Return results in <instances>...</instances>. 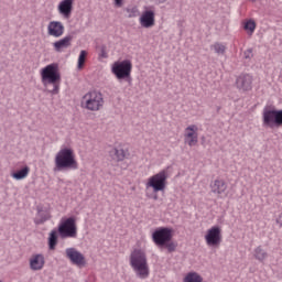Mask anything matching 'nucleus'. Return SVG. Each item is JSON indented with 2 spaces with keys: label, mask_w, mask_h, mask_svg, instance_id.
<instances>
[{
  "label": "nucleus",
  "mask_w": 282,
  "mask_h": 282,
  "mask_svg": "<svg viewBox=\"0 0 282 282\" xmlns=\"http://www.w3.org/2000/svg\"><path fill=\"white\" fill-rule=\"evenodd\" d=\"M54 173H67L68 171H78V161L76 153L72 148H62L54 159Z\"/></svg>",
  "instance_id": "obj_1"
},
{
  "label": "nucleus",
  "mask_w": 282,
  "mask_h": 282,
  "mask_svg": "<svg viewBox=\"0 0 282 282\" xmlns=\"http://www.w3.org/2000/svg\"><path fill=\"white\" fill-rule=\"evenodd\" d=\"M130 268H132L138 279H149L151 270L149 269V261L147 260V253L142 249H134L130 253Z\"/></svg>",
  "instance_id": "obj_2"
},
{
  "label": "nucleus",
  "mask_w": 282,
  "mask_h": 282,
  "mask_svg": "<svg viewBox=\"0 0 282 282\" xmlns=\"http://www.w3.org/2000/svg\"><path fill=\"white\" fill-rule=\"evenodd\" d=\"M41 78L44 87L53 85V89L48 90L50 94L56 96L61 90V72H58V64H48L41 69Z\"/></svg>",
  "instance_id": "obj_3"
},
{
  "label": "nucleus",
  "mask_w": 282,
  "mask_h": 282,
  "mask_svg": "<svg viewBox=\"0 0 282 282\" xmlns=\"http://www.w3.org/2000/svg\"><path fill=\"white\" fill-rule=\"evenodd\" d=\"M262 127L264 129H281L282 127V109L265 106L262 109Z\"/></svg>",
  "instance_id": "obj_4"
},
{
  "label": "nucleus",
  "mask_w": 282,
  "mask_h": 282,
  "mask_svg": "<svg viewBox=\"0 0 282 282\" xmlns=\"http://www.w3.org/2000/svg\"><path fill=\"white\" fill-rule=\"evenodd\" d=\"M133 69V64L131 59L117 61L111 66V74L117 78V80H126L131 85V72Z\"/></svg>",
  "instance_id": "obj_5"
},
{
  "label": "nucleus",
  "mask_w": 282,
  "mask_h": 282,
  "mask_svg": "<svg viewBox=\"0 0 282 282\" xmlns=\"http://www.w3.org/2000/svg\"><path fill=\"white\" fill-rule=\"evenodd\" d=\"M82 105L87 111H100L105 107V97L98 90H90L83 97Z\"/></svg>",
  "instance_id": "obj_6"
},
{
  "label": "nucleus",
  "mask_w": 282,
  "mask_h": 282,
  "mask_svg": "<svg viewBox=\"0 0 282 282\" xmlns=\"http://www.w3.org/2000/svg\"><path fill=\"white\" fill-rule=\"evenodd\" d=\"M166 180H169V167L163 169L159 173L150 176L145 183V188H152L153 193L166 191Z\"/></svg>",
  "instance_id": "obj_7"
},
{
  "label": "nucleus",
  "mask_w": 282,
  "mask_h": 282,
  "mask_svg": "<svg viewBox=\"0 0 282 282\" xmlns=\"http://www.w3.org/2000/svg\"><path fill=\"white\" fill-rule=\"evenodd\" d=\"M57 232L61 239H76L78 229L76 227V218H63L58 225Z\"/></svg>",
  "instance_id": "obj_8"
},
{
  "label": "nucleus",
  "mask_w": 282,
  "mask_h": 282,
  "mask_svg": "<svg viewBox=\"0 0 282 282\" xmlns=\"http://www.w3.org/2000/svg\"><path fill=\"white\" fill-rule=\"evenodd\" d=\"M173 239V229L159 227L152 232V241L158 248H164Z\"/></svg>",
  "instance_id": "obj_9"
},
{
  "label": "nucleus",
  "mask_w": 282,
  "mask_h": 282,
  "mask_svg": "<svg viewBox=\"0 0 282 282\" xmlns=\"http://www.w3.org/2000/svg\"><path fill=\"white\" fill-rule=\"evenodd\" d=\"M139 22L141 28H144L145 30L153 28V25H155V10H152L151 8H145V10L139 18Z\"/></svg>",
  "instance_id": "obj_10"
},
{
  "label": "nucleus",
  "mask_w": 282,
  "mask_h": 282,
  "mask_svg": "<svg viewBox=\"0 0 282 282\" xmlns=\"http://www.w3.org/2000/svg\"><path fill=\"white\" fill-rule=\"evenodd\" d=\"M205 241L207 246H219L221 243V228L219 226H214L208 229Z\"/></svg>",
  "instance_id": "obj_11"
},
{
  "label": "nucleus",
  "mask_w": 282,
  "mask_h": 282,
  "mask_svg": "<svg viewBox=\"0 0 282 282\" xmlns=\"http://www.w3.org/2000/svg\"><path fill=\"white\" fill-rule=\"evenodd\" d=\"M197 131H199V128L196 124H191L185 129V144L195 147L199 142Z\"/></svg>",
  "instance_id": "obj_12"
},
{
  "label": "nucleus",
  "mask_w": 282,
  "mask_h": 282,
  "mask_svg": "<svg viewBox=\"0 0 282 282\" xmlns=\"http://www.w3.org/2000/svg\"><path fill=\"white\" fill-rule=\"evenodd\" d=\"M236 87L239 89V91H250V89H252V75H239L236 79Z\"/></svg>",
  "instance_id": "obj_13"
},
{
  "label": "nucleus",
  "mask_w": 282,
  "mask_h": 282,
  "mask_svg": "<svg viewBox=\"0 0 282 282\" xmlns=\"http://www.w3.org/2000/svg\"><path fill=\"white\" fill-rule=\"evenodd\" d=\"M47 34L54 39H61L65 34V25L61 21H51L47 25Z\"/></svg>",
  "instance_id": "obj_14"
},
{
  "label": "nucleus",
  "mask_w": 282,
  "mask_h": 282,
  "mask_svg": "<svg viewBox=\"0 0 282 282\" xmlns=\"http://www.w3.org/2000/svg\"><path fill=\"white\" fill-rule=\"evenodd\" d=\"M66 258L69 259L74 265H85L87 263L85 261V256L76 250V248H67Z\"/></svg>",
  "instance_id": "obj_15"
},
{
  "label": "nucleus",
  "mask_w": 282,
  "mask_h": 282,
  "mask_svg": "<svg viewBox=\"0 0 282 282\" xmlns=\"http://www.w3.org/2000/svg\"><path fill=\"white\" fill-rule=\"evenodd\" d=\"M210 191L214 195H218V197L226 196V191H228V183H226L223 178H216L210 183Z\"/></svg>",
  "instance_id": "obj_16"
},
{
  "label": "nucleus",
  "mask_w": 282,
  "mask_h": 282,
  "mask_svg": "<svg viewBox=\"0 0 282 282\" xmlns=\"http://www.w3.org/2000/svg\"><path fill=\"white\" fill-rule=\"evenodd\" d=\"M50 219H52L50 207L37 206V216L34 220L36 226H41V224H45V221H50Z\"/></svg>",
  "instance_id": "obj_17"
},
{
  "label": "nucleus",
  "mask_w": 282,
  "mask_h": 282,
  "mask_svg": "<svg viewBox=\"0 0 282 282\" xmlns=\"http://www.w3.org/2000/svg\"><path fill=\"white\" fill-rule=\"evenodd\" d=\"M57 10L64 19H69L72 17V10H74V0H62Z\"/></svg>",
  "instance_id": "obj_18"
},
{
  "label": "nucleus",
  "mask_w": 282,
  "mask_h": 282,
  "mask_svg": "<svg viewBox=\"0 0 282 282\" xmlns=\"http://www.w3.org/2000/svg\"><path fill=\"white\" fill-rule=\"evenodd\" d=\"M44 265H45V257L41 253H37L30 259V268L34 272L39 270H43Z\"/></svg>",
  "instance_id": "obj_19"
},
{
  "label": "nucleus",
  "mask_w": 282,
  "mask_h": 282,
  "mask_svg": "<svg viewBox=\"0 0 282 282\" xmlns=\"http://www.w3.org/2000/svg\"><path fill=\"white\" fill-rule=\"evenodd\" d=\"M72 35H66L63 39L53 43V47L55 52H63V50H67L69 45H72Z\"/></svg>",
  "instance_id": "obj_20"
},
{
  "label": "nucleus",
  "mask_w": 282,
  "mask_h": 282,
  "mask_svg": "<svg viewBox=\"0 0 282 282\" xmlns=\"http://www.w3.org/2000/svg\"><path fill=\"white\" fill-rule=\"evenodd\" d=\"M268 257H270V253L265 249H263V246H258L256 249H253V258L256 261H259L260 263H265L268 261Z\"/></svg>",
  "instance_id": "obj_21"
},
{
  "label": "nucleus",
  "mask_w": 282,
  "mask_h": 282,
  "mask_svg": "<svg viewBox=\"0 0 282 282\" xmlns=\"http://www.w3.org/2000/svg\"><path fill=\"white\" fill-rule=\"evenodd\" d=\"M109 155H110L111 160H115V162H122V160H124V158H127V155H129V152L121 148H113L109 152Z\"/></svg>",
  "instance_id": "obj_22"
},
{
  "label": "nucleus",
  "mask_w": 282,
  "mask_h": 282,
  "mask_svg": "<svg viewBox=\"0 0 282 282\" xmlns=\"http://www.w3.org/2000/svg\"><path fill=\"white\" fill-rule=\"evenodd\" d=\"M58 246V229H53L48 235V250H56Z\"/></svg>",
  "instance_id": "obj_23"
},
{
  "label": "nucleus",
  "mask_w": 282,
  "mask_h": 282,
  "mask_svg": "<svg viewBox=\"0 0 282 282\" xmlns=\"http://www.w3.org/2000/svg\"><path fill=\"white\" fill-rule=\"evenodd\" d=\"M28 175H30V166H28V165H25L21 170L11 174L13 180H18V181L19 180H25V177H28Z\"/></svg>",
  "instance_id": "obj_24"
},
{
  "label": "nucleus",
  "mask_w": 282,
  "mask_h": 282,
  "mask_svg": "<svg viewBox=\"0 0 282 282\" xmlns=\"http://www.w3.org/2000/svg\"><path fill=\"white\" fill-rule=\"evenodd\" d=\"M183 282H204V278L197 272H188L183 279Z\"/></svg>",
  "instance_id": "obj_25"
},
{
  "label": "nucleus",
  "mask_w": 282,
  "mask_h": 282,
  "mask_svg": "<svg viewBox=\"0 0 282 282\" xmlns=\"http://www.w3.org/2000/svg\"><path fill=\"white\" fill-rule=\"evenodd\" d=\"M210 50H214L215 54L218 56H224L226 54V45L216 42L210 46Z\"/></svg>",
  "instance_id": "obj_26"
},
{
  "label": "nucleus",
  "mask_w": 282,
  "mask_h": 282,
  "mask_svg": "<svg viewBox=\"0 0 282 282\" xmlns=\"http://www.w3.org/2000/svg\"><path fill=\"white\" fill-rule=\"evenodd\" d=\"M243 29H245L247 32H250V34H253V33H254V30H257V23H254V20H248V21L245 23Z\"/></svg>",
  "instance_id": "obj_27"
},
{
  "label": "nucleus",
  "mask_w": 282,
  "mask_h": 282,
  "mask_svg": "<svg viewBox=\"0 0 282 282\" xmlns=\"http://www.w3.org/2000/svg\"><path fill=\"white\" fill-rule=\"evenodd\" d=\"M126 12L128 13L129 19H133L140 14V10H138V7H130L126 9Z\"/></svg>",
  "instance_id": "obj_28"
},
{
  "label": "nucleus",
  "mask_w": 282,
  "mask_h": 282,
  "mask_svg": "<svg viewBox=\"0 0 282 282\" xmlns=\"http://www.w3.org/2000/svg\"><path fill=\"white\" fill-rule=\"evenodd\" d=\"M87 58V51H80L79 56H78V67H83L85 65V61Z\"/></svg>",
  "instance_id": "obj_29"
},
{
  "label": "nucleus",
  "mask_w": 282,
  "mask_h": 282,
  "mask_svg": "<svg viewBox=\"0 0 282 282\" xmlns=\"http://www.w3.org/2000/svg\"><path fill=\"white\" fill-rule=\"evenodd\" d=\"M163 248H166L167 252H175V250H177V243L173 242V241H167Z\"/></svg>",
  "instance_id": "obj_30"
},
{
  "label": "nucleus",
  "mask_w": 282,
  "mask_h": 282,
  "mask_svg": "<svg viewBox=\"0 0 282 282\" xmlns=\"http://www.w3.org/2000/svg\"><path fill=\"white\" fill-rule=\"evenodd\" d=\"M99 58H109V54H107V47L106 46L100 47Z\"/></svg>",
  "instance_id": "obj_31"
},
{
  "label": "nucleus",
  "mask_w": 282,
  "mask_h": 282,
  "mask_svg": "<svg viewBox=\"0 0 282 282\" xmlns=\"http://www.w3.org/2000/svg\"><path fill=\"white\" fill-rule=\"evenodd\" d=\"M243 56L247 59L252 58V48H248L247 51H245Z\"/></svg>",
  "instance_id": "obj_32"
},
{
  "label": "nucleus",
  "mask_w": 282,
  "mask_h": 282,
  "mask_svg": "<svg viewBox=\"0 0 282 282\" xmlns=\"http://www.w3.org/2000/svg\"><path fill=\"white\" fill-rule=\"evenodd\" d=\"M122 1H123V0H115V6H116L117 8H122Z\"/></svg>",
  "instance_id": "obj_33"
},
{
  "label": "nucleus",
  "mask_w": 282,
  "mask_h": 282,
  "mask_svg": "<svg viewBox=\"0 0 282 282\" xmlns=\"http://www.w3.org/2000/svg\"><path fill=\"white\" fill-rule=\"evenodd\" d=\"M276 224L282 228V214L276 218Z\"/></svg>",
  "instance_id": "obj_34"
},
{
  "label": "nucleus",
  "mask_w": 282,
  "mask_h": 282,
  "mask_svg": "<svg viewBox=\"0 0 282 282\" xmlns=\"http://www.w3.org/2000/svg\"><path fill=\"white\" fill-rule=\"evenodd\" d=\"M150 1H153V3L162 4V3H166V1L169 0H150Z\"/></svg>",
  "instance_id": "obj_35"
},
{
  "label": "nucleus",
  "mask_w": 282,
  "mask_h": 282,
  "mask_svg": "<svg viewBox=\"0 0 282 282\" xmlns=\"http://www.w3.org/2000/svg\"><path fill=\"white\" fill-rule=\"evenodd\" d=\"M153 199H158V195H154V196H153Z\"/></svg>",
  "instance_id": "obj_36"
},
{
  "label": "nucleus",
  "mask_w": 282,
  "mask_h": 282,
  "mask_svg": "<svg viewBox=\"0 0 282 282\" xmlns=\"http://www.w3.org/2000/svg\"><path fill=\"white\" fill-rule=\"evenodd\" d=\"M250 1L254 2V1H257V0H250Z\"/></svg>",
  "instance_id": "obj_37"
},
{
  "label": "nucleus",
  "mask_w": 282,
  "mask_h": 282,
  "mask_svg": "<svg viewBox=\"0 0 282 282\" xmlns=\"http://www.w3.org/2000/svg\"><path fill=\"white\" fill-rule=\"evenodd\" d=\"M0 282H2V281H0Z\"/></svg>",
  "instance_id": "obj_38"
}]
</instances>
